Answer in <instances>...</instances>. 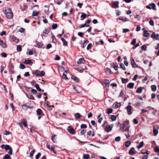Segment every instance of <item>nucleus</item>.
Returning a JSON list of instances; mask_svg holds the SVG:
<instances>
[{
    "instance_id": "f257e3e1",
    "label": "nucleus",
    "mask_w": 159,
    "mask_h": 159,
    "mask_svg": "<svg viewBox=\"0 0 159 159\" xmlns=\"http://www.w3.org/2000/svg\"><path fill=\"white\" fill-rule=\"evenodd\" d=\"M6 16L8 19H11L13 17V14L11 10L9 8L6 9L5 12Z\"/></svg>"
},
{
    "instance_id": "f03ea898",
    "label": "nucleus",
    "mask_w": 159,
    "mask_h": 159,
    "mask_svg": "<svg viewBox=\"0 0 159 159\" xmlns=\"http://www.w3.org/2000/svg\"><path fill=\"white\" fill-rule=\"evenodd\" d=\"M151 36L153 39L158 40L159 39V34H156L155 32H153L152 33Z\"/></svg>"
},
{
    "instance_id": "7ed1b4c3",
    "label": "nucleus",
    "mask_w": 159,
    "mask_h": 159,
    "mask_svg": "<svg viewBox=\"0 0 159 159\" xmlns=\"http://www.w3.org/2000/svg\"><path fill=\"white\" fill-rule=\"evenodd\" d=\"M68 131L71 134H75V130L71 126H69L67 128Z\"/></svg>"
},
{
    "instance_id": "20e7f679",
    "label": "nucleus",
    "mask_w": 159,
    "mask_h": 159,
    "mask_svg": "<svg viewBox=\"0 0 159 159\" xmlns=\"http://www.w3.org/2000/svg\"><path fill=\"white\" fill-rule=\"evenodd\" d=\"M113 125V124H112L109 126H106L105 128V131L107 132L111 131L112 129Z\"/></svg>"
},
{
    "instance_id": "39448f33",
    "label": "nucleus",
    "mask_w": 159,
    "mask_h": 159,
    "mask_svg": "<svg viewBox=\"0 0 159 159\" xmlns=\"http://www.w3.org/2000/svg\"><path fill=\"white\" fill-rule=\"evenodd\" d=\"M119 3V2L117 1L112 2L111 3L112 7L114 8H118Z\"/></svg>"
},
{
    "instance_id": "423d86ee",
    "label": "nucleus",
    "mask_w": 159,
    "mask_h": 159,
    "mask_svg": "<svg viewBox=\"0 0 159 159\" xmlns=\"http://www.w3.org/2000/svg\"><path fill=\"white\" fill-rule=\"evenodd\" d=\"M132 108V106H131L129 105L127 107L126 109L129 115H130L132 114V112H131V110Z\"/></svg>"
},
{
    "instance_id": "0eeeda50",
    "label": "nucleus",
    "mask_w": 159,
    "mask_h": 159,
    "mask_svg": "<svg viewBox=\"0 0 159 159\" xmlns=\"http://www.w3.org/2000/svg\"><path fill=\"white\" fill-rule=\"evenodd\" d=\"M131 64L133 67L137 68V65H136L135 61H134L133 58H131Z\"/></svg>"
},
{
    "instance_id": "6e6552de",
    "label": "nucleus",
    "mask_w": 159,
    "mask_h": 159,
    "mask_svg": "<svg viewBox=\"0 0 159 159\" xmlns=\"http://www.w3.org/2000/svg\"><path fill=\"white\" fill-rule=\"evenodd\" d=\"M121 106V104L120 103H118L117 102H116L113 105V107L114 108L116 109L119 107H120Z\"/></svg>"
},
{
    "instance_id": "1a4fd4ad",
    "label": "nucleus",
    "mask_w": 159,
    "mask_h": 159,
    "mask_svg": "<svg viewBox=\"0 0 159 159\" xmlns=\"http://www.w3.org/2000/svg\"><path fill=\"white\" fill-rule=\"evenodd\" d=\"M85 61V60L83 58H80L78 61H77V63L80 64L81 63H84Z\"/></svg>"
},
{
    "instance_id": "9d476101",
    "label": "nucleus",
    "mask_w": 159,
    "mask_h": 159,
    "mask_svg": "<svg viewBox=\"0 0 159 159\" xmlns=\"http://www.w3.org/2000/svg\"><path fill=\"white\" fill-rule=\"evenodd\" d=\"M45 106L46 107L48 110H51L52 108L54 107L53 106H49L48 103H46L45 104Z\"/></svg>"
},
{
    "instance_id": "9b49d317",
    "label": "nucleus",
    "mask_w": 159,
    "mask_h": 159,
    "mask_svg": "<svg viewBox=\"0 0 159 159\" xmlns=\"http://www.w3.org/2000/svg\"><path fill=\"white\" fill-rule=\"evenodd\" d=\"M71 78L76 82L78 83L79 82V78L76 76H75L74 75H72Z\"/></svg>"
},
{
    "instance_id": "f8f14e48",
    "label": "nucleus",
    "mask_w": 159,
    "mask_h": 159,
    "mask_svg": "<svg viewBox=\"0 0 159 159\" xmlns=\"http://www.w3.org/2000/svg\"><path fill=\"white\" fill-rule=\"evenodd\" d=\"M150 6H151V7L150 6V9H152L153 10H156V5L155 4L152 3L151 5L150 4Z\"/></svg>"
},
{
    "instance_id": "ddd939ff",
    "label": "nucleus",
    "mask_w": 159,
    "mask_h": 159,
    "mask_svg": "<svg viewBox=\"0 0 159 159\" xmlns=\"http://www.w3.org/2000/svg\"><path fill=\"white\" fill-rule=\"evenodd\" d=\"M134 84L132 83H129L127 85V87L129 89H132L134 88Z\"/></svg>"
},
{
    "instance_id": "4468645a",
    "label": "nucleus",
    "mask_w": 159,
    "mask_h": 159,
    "mask_svg": "<svg viewBox=\"0 0 159 159\" xmlns=\"http://www.w3.org/2000/svg\"><path fill=\"white\" fill-rule=\"evenodd\" d=\"M111 72V69L109 68H107L105 70V72L107 75H109Z\"/></svg>"
},
{
    "instance_id": "2eb2a0df",
    "label": "nucleus",
    "mask_w": 159,
    "mask_h": 159,
    "mask_svg": "<svg viewBox=\"0 0 159 159\" xmlns=\"http://www.w3.org/2000/svg\"><path fill=\"white\" fill-rule=\"evenodd\" d=\"M0 45L4 48H6L7 47V45L2 40V42H1L0 43Z\"/></svg>"
},
{
    "instance_id": "dca6fc26",
    "label": "nucleus",
    "mask_w": 159,
    "mask_h": 159,
    "mask_svg": "<svg viewBox=\"0 0 159 159\" xmlns=\"http://www.w3.org/2000/svg\"><path fill=\"white\" fill-rule=\"evenodd\" d=\"M61 40L63 43V44L64 46H67V42L63 38H61Z\"/></svg>"
},
{
    "instance_id": "f3484780",
    "label": "nucleus",
    "mask_w": 159,
    "mask_h": 159,
    "mask_svg": "<svg viewBox=\"0 0 159 159\" xmlns=\"http://www.w3.org/2000/svg\"><path fill=\"white\" fill-rule=\"evenodd\" d=\"M52 42L53 43H55L57 42V40L55 38V37L54 35V34L52 33Z\"/></svg>"
},
{
    "instance_id": "a211bd4d",
    "label": "nucleus",
    "mask_w": 159,
    "mask_h": 159,
    "mask_svg": "<svg viewBox=\"0 0 159 159\" xmlns=\"http://www.w3.org/2000/svg\"><path fill=\"white\" fill-rule=\"evenodd\" d=\"M11 39L13 42H15L16 43H18L19 42L18 39L16 37H12Z\"/></svg>"
},
{
    "instance_id": "6ab92c4d",
    "label": "nucleus",
    "mask_w": 159,
    "mask_h": 159,
    "mask_svg": "<svg viewBox=\"0 0 159 159\" xmlns=\"http://www.w3.org/2000/svg\"><path fill=\"white\" fill-rule=\"evenodd\" d=\"M101 114H100L98 117V121L99 123H101L102 122V120H103V118L102 117H101Z\"/></svg>"
},
{
    "instance_id": "aec40b11",
    "label": "nucleus",
    "mask_w": 159,
    "mask_h": 159,
    "mask_svg": "<svg viewBox=\"0 0 159 159\" xmlns=\"http://www.w3.org/2000/svg\"><path fill=\"white\" fill-rule=\"evenodd\" d=\"M81 20H83L84 19H85L86 17V15L85 14L82 13L81 16Z\"/></svg>"
},
{
    "instance_id": "412c9836",
    "label": "nucleus",
    "mask_w": 159,
    "mask_h": 159,
    "mask_svg": "<svg viewBox=\"0 0 159 159\" xmlns=\"http://www.w3.org/2000/svg\"><path fill=\"white\" fill-rule=\"evenodd\" d=\"M134 148L133 147L129 151V154L130 155H133L134 154Z\"/></svg>"
},
{
    "instance_id": "4be33fe9",
    "label": "nucleus",
    "mask_w": 159,
    "mask_h": 159,
    "mask_svg": "<svg viewBox=\"0 0 159 159\" xmlns=\"http://www.w3.org/2000/svg\"><path fill=\"white\" fill-rule=\"evenodd\" d=\"M35 151L34 150H32L30 153V157L32 159H33V155Z\"/></svg>"
},
{
    "instance_id": "5701e85b",
    "label": "nucleus",
    "mask_w": 159,
    "mask_h": 159,
    "mask_svg": "<svg viewBox=\"0 0 159 159\" xmlns=\"http://www.w3.org/2000/svg\"><path fill=\"white\" fill-rule=\"evenodd\" d=\"M142 91V87H140L139 88L136 90V92L137 93H141Z\"/></svg>"
},
{
    "instance_id": "b1692460",
    "label": "nucleus",
    "mask_w": 159,
    "mask_h": 159,
    "mask_svg": "<svg viewBox=\"0 0 159 159\" xmlns=\"http://www.w3.org/2000/svg\"><path fill=\"white\" fill-rule=\"evenodd\" d=\"M27 8V6L25 5H23L20 6L21 9L23 11L26 10Z\"/></svg>"
},
{
    "instance_id": "393cba45",
    "label": "nucleus",
    "mask_w": 159,
    "mask_h": 159,
    "mask_svg": "<svg viewBox=\"0 0 159 159\" xmlns=\"http://www.w3.org/2000/svg\"><path fill=\"white\" fill-rule=\"evenodd\" d=\"M22 120L23 121H22V123L23 124L24 126L25 127H27V124L26 121L24 119H23Z\"/></svg>"
},
{
    "instance_id": "a878e982",
    "label": "nucleus",
    "mask_w": 159,
    "mask_h": 159,
    "mask_svg": "<svg viewBox=\"0 0 159 159\" xmlns=\"http://www.w3.org/2000/svg\"><path fill=\"white\" fill-rule=\"evenodd\" d=\"M22 108L25 110H27L28 108V107H27V106L26 105H25V104L23 105H22Z\"/></svg>"
},
{
    "instance_id": "bb28decb",
    "label": "nucleus",
    "mask_w": 159,
    "mask_h": 159,
    "mask_svg": "<svg viewBox=\"0 0 159 159\" xmlns=\"http://www.w3.org/2000/svg\"><path fill=\"white\" fill-rule=\"evenodd\" d=\"M75 118L79 119L81 115L79 113H77L75 115Z\"/></svg>"
},
{
    "instance_id": "cd10ccee",
    "label": "nucleus",
    "mask_w": 159,
    "mask_h": 159,
    "mask_svg": "<svg viewBox=\"0 0 159 159\" xmlns=\"http://www.w3.org/2000/svg\"><path fill=\"white\" fill-rule=\"evenodd\" d=\"M75 69L79 72L82 73L83 71L82 68L77 67L75 68Z\"/></svg>"
},
{
    "instance_id": "c85d7f7f",
    "label": "nucleus",
    "mask_w": 159,
    "mask_h": 159,
    "mask_svg": "<svg viewBox=\"0 0 159 159\" xmlns=\"http://www.w3.org/2000/svg\"><path fill=\"white\" fill-rule=\"evenodd\" d=\"M42 111L40 109H38L36 111L37 114L38 115H40L42 113Z\"/></svg>"
},
{
    "instance_id": "c756f323",
    "label": "nucleus",
    "mask_w": 159,
    "mask_h": 159,
    "mask_svg": "<svg viewBox=\"0 0 159 159\" xmlns=\"http://www.w3.org/2000/svg\"><path fill=\"white\" fill-rule=\"evenodd\" d=\"M151 88L152 90L154 92L156 91V86L155 85H152L151 86Z\"/></svg>"
},
{
    "instance_id": "7c9ffc66",
    "label": "nucleus",
    "mask_w": 159,
    "mask_h": 159,
    "mask_svg": "<svg viewBox=\"0 0 159 159\" xmlns=\"http://www.w3.org/2000/svg\"><path fill=\"white\" fill-rule=\"evenodd\" d=\"M35 87L37 90L39 92H41L42 91L41 89L39 88V84H36Z\"/></svg>"
},
{
    "instance_id": "2f4dec72",
    "label": "nucleus",
    "mask_w": 159,
    "mask_h": 159,
    "mask_svg": "<svg viewBox=\"0 0 159 159\" xmlns=\"http://www.w3.org/2000/svg\"><path fill=\"white\" fill-rule=\"evenodd\" d=\"M31 63V61L30 60H25L24 61V63L26 64H29Z\"/></svg>"
},
{
    "instance_id": "473e14b6",
    "label": "nucleus",
    "mask_w": 159,
    "mask_h": 159,
    "mask_svg": "<svg viewBox=\"0 0 159 159\" xmlns=\"http://www.w3.org/2000/svg\"><path fill=\"white\" fill-rule=\"evenodd\" d=\"M55 137L56 135H53L52 137V141L55 143H56L57 141H55Z\"/></svg>"
},
{
    "instance_id": "72a5a7b5",
    "label": "nucleus",
    "mask_w": 159,
    "mask_h": 159,
    "mask_svg": "<svg viewBox=\"0 0 159 159\" xmlns=\"http://www.w3.org/2000/svg\"><path fill=\"white\" fill-rule=\"evenodd\" d=\"M131 144V142L130 141H128L125 144V146L127 147H129Z\"/></svg>"
},
{
    "instance_id": "f704fd0d",
    "label": "nucleus",
    "mask_w": 159,
    "mask_h": 159,
    "mask_svg": "<svg viewBox=\"0 0 159 159\" xmlns=\"http://www.w3.org/2000/svg\"><path fill=\"white\" fill-rule=\"evenodd\" d=\"M37 47L39 48H41L43 46V44H42V43L40 42H38L37 43Z\"/></svg>"
},
{
    "instance_id": "c9c22d12",
    "label": "nucleus",
    "mask_w": 159,
    "mask_h": 159,
    "mask_svg": "<svg viewBox=\"0 0 159 159\" xmlns=\"http://www.w3.org/2000/svg\"><path fill=\"white\" fill-rule=\"evenodd\" d=\"M62 78L65 80H67L68 79L66 76V74L65 73V72H63V73Z\"/></svg>"
},
{
    "instance_id": "e433bc0d",
    "label": "nucleus",
    "mask_w": 159,
    "mask_h": 159,
    "mask_svg": "<svg viewBox=\"0 0 159 159\" xmlns=\"http://www.w3.org/2000/svg\"><path fill=\"white\" fill-rule=\"evenodd\" d=\"M143 142H141L139 144V145L138 146V147H137L138 148L140 149V148H141L143 146Z\"/></svg>"
},
{
    "instance_id": "4c0bfd02",
    "label": "nucleus",
    "mask_w": 159,
    "mask_h": 159,
    "mask_svg": "<svg viewBox=\"0 0 159 159\" xmlns=\"http://www.w3.org/2000/svg\"><path fill=\"white\" fill-rule=\"evenodd\" d=\"M11 148L10 147V146L8 145H6L4 148V149L6 150L7 151V150H9L10 148Z\"/></svg>"
},
{
    "instance_id": "58836bf2",
    "label": "nucleus",
    "mask_w": 159,
    "mask_h": 159,
    "mask_svg": "<svg viewBox=\"0 0 159 159\" xmlns=\"http://www.w3.org/2000/svg\"><path fill=\"white\" fill-rule=\"evenodd\" d=\"M158 133V131L156 129H154L153 130V133L154 136L156 135Z\"/></svg>"
},
{
    "instance_id": "ea45409f",
    "label": "nucleus",
    "mask_w": 159,
    "mask_h": 159,
    "mask_svg": "<svg viewBox=\"0 0 159 159\" xmlns=\"http://www.w3.org/2000/svg\"><path fill=\"white\" fill-rule=\"evenodd\" d=\"M111 119L113 121H115L116 120V117L115 115H112L111 116Z\"/></svg>"
},
{
    "instance_id": "a19ab883",
    "label": "nucleus",
    "mask_w": 159,
    "mask_h": 159,
    "mask_svg": "<svg viewBox=\"0 0 159 159\" xmlns=\"http://www.w3.org/2000/svg\"><path fill=\"white\" fill-rule=\"evenodd\" d=\"M149 35V34L148 33V31H147L146 30H145L143 34L144 36L145 37H147Z\"/></svg>"
},
{
    "instance_id": "79ce46f5",
    "label": "nucleus",
    "mask_w": 159,
    "mask_h": 159,
    "mask_svg": "<svg viewBox=\"0 0 159 159\" xmlns=\"http://www.w3.org/2000/svg\"><path fill=\"white\" fill-rule=\"evenodd\" d=\"M89 157V154H84L83 155V158L84 159H88Z\"/></svg>"
},
{
    "instance_id": "37998d69",
    "label": "nucleus",
    "mask_w": 159,
    "mask_h": 159,
    "mask_svg": "<svg viewBox=\"0 0 159 159\" xmlns=\"http://www.w3.org/2000/svg\"><path fill=\"white\" fill-rule=\"evenodd\" d=\"M120 66L121 68H122L124 70H126V68L124 65V64L122 63H121L120 64Z\"/></svg>"
},
{
    "instance_id": "c03bdc74",
    "label": "nucleus",
    "mask_w": 159,
    "mask_h": 159,
    "mask_svg": "<svg viewBox=\"0 0 159 159\" xmlns=\"http://www.w3.org/2000/svg\"><path fill=\"white\" fill-rule=\"evenodd\" d=\"M27 97L29 98L30 99L32 100L34 99V96L30 94L29 95H27Z\"/></svg>"
},
{
    "instance_id": "a18cd8bd",
    "label": "nucleus",
    "mask_w": 159,
    "mask_h": 159,
    "mask_svg": "<svg viewBox=\"0 0 159 159\" xmlns=\"http://www.w3.org/2000/svg\"><path fill=\"white\" fill-rule=\"evenodd\" d=\"M21 46L20 45H17V50L18 51H21Z\"/></svg>"
},
{
    "instance_id": "49530a36",
    "label": "nucleus",
    "mask_w": 159,
    "mask_h": 159,
    "mask_svg": "<svg viewBox=\"0 0 159 159\" xmlns=\"http://www.w3.org/2000/svg\"><path fill=\"white\" fill-rule=\"evenodd\" d=\"M38 12L37 11H34L33 12L32 16H37V15H38Z\"/></svg>"
},
{
    "instance_id": "de8ad7c7",
    "label": "nucleus",
    "mask_w": 159,
    "mask_h": 159,
    "mask_svg": "<svg viewBox=\"0 0 159 159\" xmlns=\"http://www.w3.org/2000/svg\"><path fill=\"white\" fill-rule=\"evenodd\" d=\"M54 148H55L54 146H52L51 147L50 149L53 152L54 154H56V151L54 149Z\"/></svg>"
},
{
    "instance_id": "09e8293b",
    "label": "nucleus",
    "mask_w": 159,
    "mask_h": 159,
    "mask_svg": "<svg viewBox=\"0 0 159 159\" xmlns=\"http://www.w3.org/2000/svg\"><path fill=\"white\" fill-rule=\"evenodd\" d=\"M10 158V156L7 154L5 155L3 158V159H9Z\"/></svg>"
},
{
    "instance_id": "8fccbe9b",
    "label": "nucleus",
    "mask_w": 159,
    "mask_h": 159,
    "mask_svg": "<svg viewBox=\"0 0 159 159\" xmlns=\"http://www.w3.org/2000/svg\"><path fill=\"white\" fill-rule=\"evenodd\" d=\"M128 81V79H125L124 78H122V83H125L126 82H127Z\"/></svg>"
},
{
    "instance_id": "3c124183",
    "label": "nucleus",
    "mask_w": 159,
    "mask_h": 159,
    "mask_svg": "<svg viewBox=\"0 0 159 159\" xmlns=\"http://www.w3.org/2000/svg\"><path fill=\"white\" fill-rule=\"evenodd\" d=\"M57 27V25L56 24H53L52 26V28L53 29H55Z\"/></svg>"
},
{
    "instance_id": "603ef678",
    "label": "nucleus",
    "mask_w": 159,
    "mask_h": 159,
    "mask_svg": "<svg viewBox=\"0 0 159 159\" xmlns=\"http://www.w3.org/2000/svg\"><path fill=\"white\" fill-rule=\"evenodd\" d=\"M121 138L120 136H118L116 137L115 140L116 142H119Z\"/></svg>"
},
{
    "instance_id": "864d4df0",
    "label": "nucleus",
    "mask_w": 159,
    "mask_h": 159,
    "mask_svg": "<svg viewBox=\"0 0 159 159\" xmlns=\"http://www.w3.org/2000/svg\"><path fill=\"white\" fill-rule=\"evenodd\" d=\"M136 42V39H134L131 43V44L132 45H134Z\"/></svg>"
},
{
    "instance_id": "5fc2aeb1",
    "label": "nucleus",
    "mask_w": 159,
    "mask_h": 159,
    "mask_svg": "<svg viewBox=\"0 0 159 159\" xmlns=\"http://www.w3.org/2000/svg\"><path fill=\"white\" fill-rule=\"evenodd\" d=\"M118 20L125 21H126V18L125 17H120Z\"/></svg>"
},
{
    "instance_id": "6e6d98bb",
    "label": "nucleus",
    "mask_w": 159,
    "mask_h": 159,
    "mask_svg": "<svg viewBox=\"0 0 159 159\" xmlns=\"http://www.w3.org/2000/svg\"><path fill=\"white\" fill-rule=\"evenodd\" d=\"M45 73L42 70L40 71V74H39V76H44L45 75Z\"/></svg>"
},
{
    "instance_id": "4d7b16f0",
    "label": "nucleus",
    "mask_w": 159,
    "mask_h": 159,
    "mask_svg": "<svg viewBox=\"0 0 159 159\" xmlns=\"http://www.w3.org/2000/svg\"><path fill=\"white\" fill-rule=\"evenodd\" d=\"M125 127V126L124 124H121L120 125V130L123 129H124Z\"/></svg>"
},
{
    "instance_id": "13d9d810",
    "label": "nucleus",
    "mask_w": 159,
    "mask_h": 159,
    "mask_svg": "<svg viewBox=\"0 0 159 159\" xmlns=\"http://www.w3.org/2000/svg\"><path fill=\"white\" fill-rule=\"evenodd\" d=\"M25 66L22 64H20V68L22 69H24L25 68Z\"/></svg>"
},
{
    "instance_id": "bf43d9fd",
    "label": "nucleus",
    "mask_w": 159,
    "mask_h": 159,
    "mask_svg": "<svg viewBox=\"0 0 159 159\" xmlns=\"http://www.w3.org/2000/svg\"><path fill=\"white\" fill-rule=\"evenodd\" d=\"M92 46V44L91 43H89L87 46V50H89V49Z\"/></svg>"
},
{
    "instance_id": "052dcab7",
    "label": "nucleus",
    "mask_w": 159,
    "mask_h": 159,
    "mask_svg": "<svg viewBox=\"0 0 159 159\" xmlns=\"http://www.w3.org/2000/svg\"><path fill=\"white\" fill-rule=\"evenodd\" d=\"M105 84L106 85H109L110 84L109 81L108 80H106L105 81Z\"/></svg>"
},
{
    "instance_id": "680f3d73",
    "label": "nucleus",
    "mask_w": 159,
    "mask_h": 159,
    "mask_svg": "<svg viewBox=\"0 0 159 159\" xmlns=\"http://www.w3.org/2000/svg\"><path fill=\"white\" fill-rule=\"evenodd\" d=\"M80 127L82 129H84L87 128V125L85 124H81L80 125Z\"/></svg>"
},
{
    "instance_id": "e2e57ef3",
    "label": "nucleus",
    "mask_w": 159,
    "mask_h": 159,
    "mask_svg": "<svg viewBox=\"0 0 159 159\" xmlns=\"http://www.w3.org/2000/svg\"><path fill=\"white\" fill-rule=\"evenodd\" d=\"M123 32L124 33L128 32L129 31V30L128 29H123Z\"/></svg>"
},
{
    "instance_id": "0e129e2a",
    "label": "nucleus",
    "mask_w": 159,
    "mask_h": 159,
    "mask_svg": "<svg viewBox=\"0 0 159 159\" xmlns=\"http://www.w3.org/2000/svg\"><path fill=\"white\" fill-rule=\"evenodd\" d=\"M41 154L40 153H38L37 154L35 158L36 159H38L39 157L40 156Z\"/></svg>"
},
{
    "instance_id": "69168bd1",
    "label": "nucleus",
    "mask_w": 159,
    "mask_h": 159,
    "mask_svg": "<svg viewBox=\"0 0 159 159\" xmlns=\"http://www.w3.org/2000/svg\"><path fill=\"white\" fill-rule=\"evenodd\" d=\"M30 83L33 86L36 85V81L34 80H32L30 82Z\"/></svg>"
},
{
    "instance_id": "338daca9",
    "label": "nucleus",
    "mask_w": 159,
    "mask_h": 159,
    "mask_svg": "<svg viewBox=\"0 0 159 159\" xmlns=\"http://www.w3.org/2000/svg\"><path fill=\"white\" fill-rule=\"evenodd\" d=\"M113 110L112 109L110 108L108 109L107 111V114H110L112 112Z\"/></svg>"
},
{
    "instance_id": "774afa93",
    "label": "nucleus",
    "mask_w": 159,
    "mask_h": 159,
    "mask_svg": "<svg viewBox=\"0 0 159 159\" xmlns=\"http://www.w3.org/2000/svg\"><path fill=\"white\" fill-rule=\"evenodd\" d=\"M52 47V45L50 44H48L46 46V48L47 49H49L51 48Z\"/></svg>"
}]
</instances>
